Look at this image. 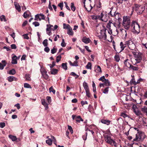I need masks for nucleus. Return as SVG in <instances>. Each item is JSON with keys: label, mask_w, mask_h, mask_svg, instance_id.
<instances>
[{"label": "nucleus", "mask_w": 147, "mask_h": 147, "mask_svg": "<svg viewBox=\"0 0 147 147\" xmlns=\"http://www.w3.org/2000/svg\"><path fill=\"white\" fill-rule=\"evenodd\" d=\"M126 41V44L129 48L131 50H134L135 48V45L133 41L131 40H128Z\"/></svg>", "instance_id": "9"}, {"label": "nucleus", "mask_w": 147, "mask_h": 147, "mask_svg": "<svg viewBox=\"0 0 147 147\" xmlns=\"http://www.w3.org/2000/svg\"><path fill=\"white\" fill-rule=\"evenodd\" d=\"M128 61L129 60L128 59H126L124 61V65L126 67L129 68V67L130 66V65H131V64H130L128 62Z\"/></svg>", "instance_id": "26"}, {"label": "nucleus", "mask_w": 147, "mask_h": 147, "mask_svg": "<svg viewBox=\"0 0 147 147\" xmlns=\"http://www.w3.org/2000/svg\"><path fill=\"white\" fill-rule=\"evenodd\" d=\"M49 65L51 69H52L53 67L55 65V63L54 62H53L52 63V64H49L48 65Z\"/></svg>", "instance_id": "51"}, {"label": "nucleus", "mask_w": 147, "mask_h": 147, "mask_svg": "<svg viewBox=\"0 0 147 147\" xmlns=\"http://www.w3.org/2000/svg\"><path fill=\"white\" fill-rule=\"evenodd\" d=\"M144 133L142 132H139L136 134V138L133 140L134 141H139L141 140L144 139Z\"/></svg>", "instance_id": "5"}, {"label": "nucleus", "mask_w": 147, "mask_h": 147, "mask_svg": "<svg viewBox=\"0 0 147 147\" xmlns=\"http://www.w3.org/2000/svg\"><path fill=\"white\" fill-rule=\"evenodd\" d=\"M71 10L73 11H74L76 10V7L74 6V3H71Z\"/></svg>", "instance_id": "30"}, {"label": "nucleus", "mask_w": 147, "mask_h": 147, "mask_svg": "<svg viewBox=\"0 0 147 147\" xmlns=\"http://www.w3.org/2000/svg\"><path fill=\"white\" fill-rule=\"evenodd\" d=\"M105 141L107 143L112 146H114L115 147H117L116 142L115 141L111 139L110 136L108 135H106L105 137Z\"/></svg>", "instance_id": "3"}, {"label": "nucleus", "mask_w": 147, "mask_h": 147, "mask_svg": "<svg viewBox=\"0 0 147 147\" xmlns=\"http://www.w3.org/2000/svg\"><path fill=\"white\" fill-rule=\"evenodd\" d=\"M67 64L66 63H62L61 64L62 68L65 70H67Z\"/></svg>", "instance_id": "27"}, {"label": "nucleus", "mask_w": 147, "mask_h": 147, "mask_svg": "<svg viewBox=\"0 0 147 147\" xmlns=\"http://www.w3.org/2000/svg\"><path fill=\"white\" fill-rule=\"evenodd\" d=\"M11 49H16V46L15 44L11 45Z\"/></svg>", "instance_id": "62"}, {"label": "nucleus", "mask_w": 147, "mask_h": 147, "mask_svg": "<svg viewBox=\"0 0 147 147\" xmlns=\"http://www.w3.org/2000/svg\"><path fill=\"white\" fill-rule=\"evenodd\" d=\"M129 68L134 71H138L139 69L138 67L134 66L131 65H130Z\"/></svg>", "instance_id": "22"}, {"label": "nucleus", "mask_w": 147, "mask_h": 147, "mask_svg": "<svg viewBox=\"0 0 147 147\" xmlns=\"http://www.w3.org/2000/svg\"><path fill=\"white\" fill-rule=\"evenodd\" d=\"M89 8H87L86 7H85V9H86L88 11H90L92 8V7L90 4L89 6Z\"/></svg>", "instance_id": "50"}, {"label": "nucleus", "mask_w": 147, "mask_h": 147, "mask_svg": "<svg viewBox=\"0 0 147 147\" xmlns=\"http://www.w3.org/2000/svg\"><path fill=\"white\" fill-rule=\"evenodd\" d=\"M71 26H70V25L69 24H66L65 23H64L63 24V29H68L69 28V27H70Z\"/></svg>", "instance_id": "34"}, {"label": "nucleus", "mask_w": 147, "mask_h": 147, "mask_svg": "<svg viewBox=\"0 0 147 147\" xmlns=\"http://www.w3.org/2000/svg\"><path fill=\"white\" fill-rule=\"evenodd\" d=\"M144 9V7L143 6L135 4L132 7V12L135 10L138 14H140L142 13Z\"/></svg>", "instance_id": "2"}, {"label": "nucleus", "mask_w": 147, "mask_h": 147, "mask_svg": "<svg viewBox=\"0 0 147 147\" xmlns=\"http://www.w3.org/2000/svg\"><path fill=\"white\" fill-rule=\"evenodd\" d=\"M94 71L97 73H101L102 72L101 68L99 65H95L94 67Z\"/></svg>", "instance_id": "10"}, {"label": "nucleus", "mask_w": 147, "mask_h": 147, "mask_svg": "<svg viewBox=\"0 0 147 147\" xmlns=\"http://www.w3.org/2000/svg\"><path fill=\"white\" fill-rule=\"evenodd\" d=\"M130 83L131 84H136L137 83L135 81V79L134 78H132L130 81Z\"/></svg>", "instance_id": "58"}, {"label": "nucleus", "mask_w": 147, "mask_h": 147, "mask_svg": "<svg viewBox=\"0 0 147 147\" xmlns=\"http://www.w3.org/2000/svg\"><path fill=\"white\" fill-rule=\"evenodd\" d=\"M108 14L109 15H110L111 17L114 16L116 19H118V21L121 20V18L119 17V16L120 15L119 13H116L115 11L113 12L112 10H111Z\"/></svg>", "instance_id": "8"}, {"label": "nucleus", "mask_w": 147, "mask_h": 147, "mask_svg": "<svg viewBox=\"0 0 147 147\" xmlns=\"http://www.w3.org/2000/svg\"><path fill=\"white\" fill-rule=\"evenodd\" d=\"M70 75L75 77L76 79L79 76L76 74L74 72H72L71 73Z\"/></svg>", "instance_id": "43"}, {"label": "nucleus", "mask_w": 147, "mask_h": 147, "mask_svg": "<svg viewBox=\"0 0 147 147\" xmlns=\"http://www.w3.org/2000/svg\"><path fill=\"white\" fill-rule=\"evenodd\" d=\"M81 103L82 106H83V105H84L87 104L88 103V102L87 101H84L83 100H82L81 101Z\"/></svg>", "instance_id": "61"}, {"label": "nucleus", "mask_w": 147, "mask_h": 147, "mask_svg": "<svg viewBox=\"0 0 147 147\" xmlns=\"http://www.w3.org/2000/svg\"><path fill=\"white\" fill-rule=\"evenodd\" d=\"M101 122L103 124H106L107 125H109L111 121L109 120H105L102 119L101 120Z\"/></svg>", "instance_id": "16"}, {"label": "nucleus", "mask_w": 147, "mask_h": 147, "mask_svg": "<svg viewBox=\"0 0 147 147\" xmlns=\"http://www.w3.org/2000/svg\"><path fill=\"white\" fill-rule=\"evenodd\" d=\"M109 87H107L103 91V93L105 94H108L109 91Z\"/></svg>", "instance_id": "46"}, {"label": "nucleus", "mask_w": 147, "mask_h": 147, "mask_svg": "<svg viewBox=\"0 0 147 147\" xmlns=\"http://www.w3.org/2000/svg\"><path fill=\"white\" fill-rule=\"evenodd\" d=\"M120 45L121 50H123L124 48L127 46L126 44V41L125 42V44H123L122 42H121L120 43Z\"/></svg>", "instance_id": "17"}, {"label": "nucleus", "mask_w": 147, "mask_h": 147, "mask_svg": "<svg viewBox=\"0 0 147 147\" xmlns=\"http://www.w3.org/2000/svg\"><path fill=\"white\" fill-rule=\"evenodd\" d=\"M5 126V123L4 122H1L0 123V127L3 128Z\"/></svg>", "instance_id": "55"}, {"label": "nucleus", "mask_w": 147, "mask_h": 147, "mask_svg": "<svg viewBox=\"0 0 147 147\" xmlns=\"http://www.w3.org/2000/svg\"><path fill=\"white\" fill-rule=\"evenodd\" d=\"M47 28L46 29V31H51V28L53 27V26L50 24H47Z\"/></svg>", "instance_id": "32"}, {"label": "nucleus", "mask_w": 147, "mask_h": 147, "mask_svg": "<svg viewBox=\"0 0 147 147\" xmlns=\"http://www.w3.org/2000/svg\"><path fill=\"white\" fill-rule=\"evenodd\" d=\"M0 19L1 21H3L4 22H6L5 16L4 15H2L0 16Z\"/></svg>", "instance_id": "37"}, {"label": "nucleus", "mask_w": 147, "mask_h": 147, "mask_svg": "<svg viewBox=\"0 0 147 147\" xmlns=\"http://www.w3.org/2000/svg\"><path fill=\"white\" fill-rule=\"evenodd\" d=\"M131 28L133 33L138 34L140 32V26L138 23L135 21H133L131 25Z\"/></svg>", "instance_id": "1"}, {"label": "nucleus", "mask_w": 147, "mask_h": 147, "mask_svg": "<svg viewBox=\"0 0 147 147\" xmlns=\"http://www.w3.org/2000/svg\"><path fill=\"white\" fill-rule=\"evenodd\" d=\"M57 49L54 47L51 50V53L52 54H54L56 53Z\"/></svg>", "instance_id": "44"}, {"label": "nucleus", "mask_w": 147, "mask_h": 147, "mask_svg": "<svg viewBox=\"0 0 147 147\" xmlns=\"http://www.w3.org/2000/svg\"><path fill=\"white\" fill-rule=\"evenodd\" d=\"M1 63H0V69L2 70L6 65V63L5 60H2L1 61Z\"/></svg>", "instance_id": "11"}, {"label": "nucleus", "mask_w": 147, "mask_h": 147, "mask_svg": "<svg viewBox=\"0 0 147 147\" xmlns=\"http://www.w3.org/2000/svg\"><path fill=\"white\" fill-rule=\"evenodd\" d=\"M68 129L69 130L70 132L71 133V134H72L73 133V130L71 127L70 125H68Z\"/></svg>", "instance_id": "49"}, {"label": "nucleus", "mask_w": 147, "mask_h": 147, "mask_svg": "<svg viewBox=\"0 0 147 147\" xmlns=\"http://www.w3.org/2000/svg\"><path fill=\"white\" fill-rule=\"evenodd\" d=\"M86 92V96L88 98H90L91 97V95L90 92L89 90H88L85 91Z\"/></svg>", "instance_id": "38"}, {"label": "nucleus", "mask_w": 147, "mask_h": 147, "mask_svg": "<svg viewBox=\"0 0 147 147\" xmlns=\"http://www.w3.org/2000/svg\"><path fill=\"white\" fill-rule=\"evenodd\" d=\"M100 32V34L98 35L97 36L101 40H105L107 39V35L105 33V31L103 30H101Z\"/></svg>", "instance_id": "6"}, {"label": "nucleus", "mask_w": 147, "mask_h": 147, "mask_svg": "<svg viewBox=\"0 0 147 147\" xmlns=\"http://www.w3.org/2000/svg\"><path fill=\"white\" fill-rule=\"evenodd\" d=\"M112 24H113L112 21H109V23L107 24V25L106 26V27L108 29H111V25Z\"/></svg>", "instance_id": "33"}, {"label": "nucleus", "mask_w": 147, "mask_h": 147, "mask_svg": "<svg viewBox=\"0 0 147 147\" xmlns=\"http://www.w3.org/2000/svg\"><path fill=\"white\" fill-rule=\"evenodd\" d=\"M86 68L88 69H92V64L90 62H88L86 66Z\"/></svg>", "instance_id": "31"}, {"label": "nucleus", "mask_w": 147, "mask_h": 147, "mask_svg": "<svg viewBox=\"0 0 147 147\" xmlns=\"http://www.w3.org/2000/svg\"><path fill=\"white\" fill-rule=\"evenodd\" d=\"M49 91L50 92H52L54 94L55 93V90H54L52 86L51 87L49 88Z\"/></svg>", "instance_id": "45"}, {"label": "nucleus", "mask_w": 147, "mask_h": 147, "mask_svg": "<svg viewBox=\"0 0 147 147\" xmlns=\"http://www.w3.org/2000/svg\"><path fill=\"white\" fill-rule=\"evenodd\" d=\"M41 103L42 105H44L47 104V103H46L45 102V99H42L41 100Z\"/></svg>", "instance_id": "59"}, {"label": "nucleus", "mask_w": 147, "mask_h": 147, "mask_svg": "<svg viewBox=\"0 0 147 147\" xmlns=\"http://www.w3.org/2000/svg\"><path fill=\"white\" fill-rule=\"evenodd\" d=\"M61 46L63 47H65L66 46V44L65 42L64 39H62V42L61 43Z\"/></svg>", "instance_id": "54"}, {"label": "nucleus", "mask_w": 147, "mask_h": 147, "mask_svg": "<svg viewBox=\"0 0 147 147\" xmlns=\"http://www.w3.org/2000/svg\"><path fill=\"white\" fill-rule=\"evenodd\" d=\"M141 110L144 113H147V107L144 106L142 108Z\"/></svg>", "instance_id": "35"}, {"label": "nucleus", "mask_w": 147, "mask_h": 147, "mask_svg": "<svg viewBox=\"0 0 147 147\" xmlns=\"http://www.w3.org/2000/svg\"><path fill=\"white\" fill-rule=\"evenodd\" d=\"M76 121L78 123H80L81 121H83V120L81 118L80 116H78L76 118Z\"/></svg>", "instance_id": "25"}, {"label": "nucleus", "mask_w": 147, "mask_h": 147, "mask_svg": "<svg viewBox=\"0 0 147 147\" xmlns=\"http://www.w3.org/2000/svg\"><path fill=\"white\" fill-rule=\"evenodd\" d=\"M58 71V70L57 69H51V74L53 75L56 74Z\"/></svg>", "instance_id": "21"}, {"label": "nucleus", "mask_w": 147, "mask_h": 147, "mask_svg": "<svg viewBox=\"0 0 147 147\" xmlns=\"http://www.w3.org/2000/svg\"><path fill=\"white\" fill-rule=\"evenodd\" d=\"M83 86L85 91L89 90L88 84L85 81L83 82Z\"/></svg>", "instance_id": "18"}, {"label": "nucleus", "mask_w": 147, "mask_h": 147, "mask_svg": "<svg viewBox=\"0 0 147 147\" xmlns=\"http://www.w3.org/2000/svg\"><path fill=\"white\" fill-rule=\"evenodd\" d=\"M17 80V78L13 76H10L8 78V80L9 82H12L13 81H16Z\"/></svg>", "instance_id": "14"}, {"label": "nucleus", "mask_w": 147, "mask_h": 147, "mask_svg": "<svg viewBox=\"0 0 147 147\" xmlns=\"http://www.w3.org/2000/svg\"><path fill=\"white\" fill-rule=\"evenodd\" d=\"M67 30V33L68 35L71 36L73 35L74 32H73L72 29L71 27H69Z\"/></svg>", "instance_id": "19"}, {"label": "nucleus", "mask_w": 147, "mask_h": 147, "mask_svg": "<svg viewBox=\"0 0 147 147\" xmlns=\"http://www.w3.org/2000/svg\"><path fill=\"white\" fill-rule=\"evenodd\" d=\"M58 6L60 7L61 10H62L63 6V2L60 3L58 5Z\"/></svg>", "instance_id": "56"}, {"label": "nucleus", "mask_w": 147, "mask_h": 147, "mask_svg": "<svg viewBox=\"0 0 147 147\" xmlns=\"http://www.w3.org/2000/svg\"><path fill=\"white\" fill-rule=\"evenodd\" d=\"M61 58V56L60 55H59V56L57 57L56 60V61L58 63L59 61H60Z\"/></svg>", "instance_id": "47"}, {"label": "nucleus", "mask_w": 147, "mask_h": 147, "mask_svg": "<svg viewBox=\"0 0 147 147\" xmlns=\"http://www.w3.org/2000/svg\"><path fill=\"white\" fill-rule=\"evenodd\" d=\"M24 87L26 88H32L31 86L28 83H25L24 84Z\"/></svg>", "instance_id": "40"}, {"label": "nucleus", "mask_w": 147, "mask_h": 147, "mask_svg": "<svg viewBox=\"0 0 147 147\" xmlns=\"http://www.w3.org/2000/svg\"><path fill=\"white\" fill-rule=\"evenodd\" d=\"M16 73V71L14 69H12L10 70L9 71V74L13 75L15 74Z\"/></svg>", "instance_id": "36"}, {"label": "nucleus", "mask_w": 147, "mask_h": 147, "mask_svg": "<svg viewBox=\"0 0 147 147\" xmlns=\"http://www.w3.org/2000/svg\"><path fill=\"white\" fill-rule=\"evenodd\" d=\"M52 139L51 138V139H49L47 140L46 142L49 145H51L52 144Z\"/></svg>", "instance_id": "28"}, {"label": "nucleus", "mask_w": 147, "mask_h": 147, "mask_svg": "<svg viewBox=\"0 0 147 147\" xmlns=\"http://www.w3.org/2000/svg\"><path fill=\"white\" fill-rule=\"evenodd\" d=\"M108 16L107 13L105 11H103L100 14V20L102 21L106 22L108 19Z\"/></svg>", "instance_id": "7"}, {"label": "nucleus", "mask_w": 147, "mask_h": 147, "mask_svg": "<svg viewBox=\"0 0 147 147\" xmlns=\"http://www.w3.org/2000/svg\"><path fill=\"white\" fill-rule=\"evenodd\" d=\"M106 79H105V77L104 76H102L100 78L98 79L99 81H101L102 82H103Z\"/></svg>", "instance_id": "57"}, {"label": "nucleus", "mask_w": 147, "mask_h": 147, "mask_svg": "<svg viewBox=\"0 0 147 147\" xmlns=\"http://www.w3.org/2000/svg\"><path fill=\"white\" fill-rule=\"evenodd\" d=\"M130 21L128 18L125 17L123 18V26L126 30H128L130 27Z\"/></svg>", "instance_id": "4"}, {"label": "nucleus", "mask_w": 147, "mask_h": 147, "mask_svg": "<svg viewBox=\"0 0 147 147\" xmlns=\"http://www.w3.org/2000/svg\"><path fill=\"white\" fill-rule=\"evenodd\" d=\"M121 116L123 117L124 118L127 117H128L129 118H130L131 119L133 120L132 118H130V117L128 115H127L125 113H121Z\"/></svg>", "instance_id": "29"}, {"label": "nucleus", "mask_w": 147, "mask_h": 147, "mask_svg": "<svg viewBox=\"0 0 147 147\" xmlns=\"http://www.w3.org/2000/svg\"><path fill=\"white\" fill-rule=\"evenodd\" d=\"M32 24L35 27H37L39 26L40 24L39 23L37 22H33L32 23Z\"/></svg>", "instance_id": "48"}, {"label": "nucleus", "mask_w": 147, "mask_h": 147, "mask_svg": "<svg viewBox=\"0 0 147 147\" xmlns=\"http://www.w3.org/2000/svg\"><path fill=\"white\" fill-rule=\"evenodd\" d=\"M87 132L86 133V134L82 136V138L84 140H86L87 139Z\"/></svg>", "instance_id": "64"}, {"label": "nucleus", "mask_w": 147, "mask_h": 147, "mask_svg": "<svg viewBox=\"0 0 147 147\" xmlns=\"http://www.w3.org/2000/svg\"><path fill=\"white\" fill-rule=\"evenodd\" d=\"M17 57L15 55H14L12 58L11 63L12 64H16L17 63Z\"/></svg>", "instance_id": "15"}, {"label": "nucleus", "mask_w": 147, "mask_h": 147, "mask_svg": "<svg viewBox=\"0 0 147 147\" xmlns=\"http://www.w3.org/2000/svg\"><path fill=\"white\" fill-rule=\"evenodd\" d=\"M40 17H41V20H45V16L42 13L40 14Z\"/></svg>", "instance_id": "63"}, {"label": "nucleus", "mask_w": 147, "mask_h": 147, "mask_svg": "<svg viewBox=\"0 0 147 147\" xmlns=\"http://www.w3.org/2000/svg\"><path fill=\"white\" fill-rule=\"evenodd\" d=\"M9 137L13 142L16 141L17 140V138L15 136L9 135Z\"/></svg>", "instance_id": "24"}, {"label": "nucleus", "mask_w": 147, "mask_h": 147, "mask_svg": "<svg viewBox=\"0 0 147 147\" xmlns=\"http://www.w3.org/2000/svg\"><path fill=\"white\" fill-rule=\"evenodd\" d=\"M82 41L84 43L87 44L90 42V40L89 38H87L86 37H84L82 38Z\"/></svg>", "instance_id": "12"}, {"label": "nucleus", "mask_w": 147, "mask_h": 147, "mask_svg": "<svg viewBox=\"0 0 147 147\" xmlns=\"http://www.w3.org/2000/svg\"><path fill=\"white\" fill-rule=\"evenodd\" d=\"M46 99L47 100L49 103H50L51 101V98L50 96H47V97Z\"/></svg>", "instance_id": "53"}, {"label": "nucleus", "mask_w": 147, "mask_h": 147, "mask_svg": "<svg viewBox=\"0 0 147 147\" xmlns=\"http://www.w3.org/2000/svg\"><path fill=\"white\" fill-rule=\"evenodd\" d=\"M48 40L47 39H46L43 42L42 44L44 46L47 47L48 45Z\"/></svg>", "instance_id": "42"}, {"label": "nucleus", "mask_w": 147, "mask_h": 147, "mask_svg": "<svg viewBox=\"0 0 147 147\" xmlns=\"http://www.w3.org/2000/svg\"><path fill=\"white\" fill-rule=\"evenodd\" d=\"M51 137L54 143L57 146V142L56 139L54 136H51Z\"/></svg>", "instance_id": "41"}, {"label": "nucleus", "mask_w": 147, "mask_h": 147, "mask_svg": "<svg viewBox=\"0 0 147 147\" xmlns=\"http://www.w3.org/2000/svg\"><path fill=\"white\" fill-rule=\"evenodd\" d=\"M14 3L15 8L18 11H21V7L19 4L16 2H14Z\"/></svg>", "instance_id": "13"}, {"label": "nucleus", "mask_w": 147, "mask_h": 147, "mask_svg": "<svg viewBox=\"0 0 147 147\" xmlns=\"http://www.w3.org/2000/svg\"><path fill=\"white\" fill-rule=\"evenodd\" d=\"M25 78L28 81L31 80L29 74H26L25 75Z\"/></svg>", "instance_id": "39"}, {"label": "nucleus", "mask_w": 147, "mask_h": 147, "mask_svg": "<svg viewBox=\"0 0 147 147\" xmlns=\"http://www.w3.org/2000/svg\"><path fill=\"white\" fill-rule=\"evenodd\" d=\"M134 112L137 116H140L142 114L141 111L138 109H134Z\"/></svg>", "instance_id": "20"}, {"label": "nucleus", "mask_w": 147, "mask_h": 147, "mask_svg": "<svg viewBox=\"0 0 147 147\" xmlns=\"http://www.w3.org/2000/svg\"><path fill=\"white\" fill-rule=\"evenodd\" d=\"M45 47L44 49V51L47 53H48L50 51L49 48L47 46Z\"/></svg>", "instance_id": "52"}, {"label": "nucleus", "mask_w": 147, "mask_h": 147, "mask_svg": "<svg viewBox=\"0 0 147 147\" xmlns=\"http://www.w3.org/2000/svg\"><path fill=\"white\" fill-rule=\"evenodd\" d=\"M78 62L77 61H74L73 63L72 66H78Z\"/></svg>", "instance_id": "60"}, {"label": "nucleus", "mask_w": 147, "mask_h": 147, "mask_svg": "<svg viewBox=\"0 0 147 147\" xmlns=\"http://www.w3.org/2000/svg\"><path fill=\"white\" fill-rule=\"evenodd\" d=\"M103 82H104V84L105 86H109L111 85L110 83V82L109 80L108 79H105L104 81Z\"/></svg>", "instance_id": "23"}]
</instances>
